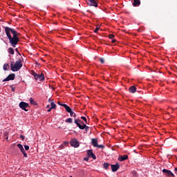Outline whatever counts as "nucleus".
Masks as SVG:
<instances>
[{
	"label": "nucleus",
	"instance_id": "6ab92c4d",
	"mask_svg": "<svg viewBox=\"0 0 177 177\" xmlns=\"http://www.w3.org/2000/svg\"><path fill=\"white\" fill-rule=\"evenodd\" d=\"M8 52L10 53V55H15V50L12 47H10L8 49Z\"/></svg>",
	"mask_w": 177,
	"mask_h": 177
},
{
	"label": "nucleus",
	"instance_id": "1a4fd4ad",
	"mask_svg": "<svg viewBox=\"0 0 177 177\" xmlns=\"http://www.w3.org/2000/svg\"><path fill=\"white\" fill-rule=\"evenodd\" d=\"M87 156L90 158H93V160H96V155L93 153L92 149H89L87 151Z\"/></svg>",
	"mask_w": 177,
	"mask_h": 177
},
{
	"label": "nucleus",
	"instance_id": "7c9ffc66",
	"mask_svg": "<svg viewBox=\"0 0 177 177\" xmlns=\"http://www.w3.org/2000/svg\"><path fill=\"white\" fill-rule=\"evenodd\" d=\"M100 62L102 63V64H104V59L103 58H100Z\"/></svg>",
	"mask_w": 177,
	"mask_h": 177
},
{
	"label": "nucleus",
	"instance_id": "a19ab883",
	"mask_svg": "<svg viewBox=\"0 0 177 177\" xmlns=\"http://www.w3.org/2000/svg\"><path fill=\"white\" fill-rule=\"evenodd\" d=\"M62 102H60V101H58V104L59 105V106H62Z\"/></svg>",
	"mask_w": 177,
	"mask_h": 177
},
{
	"label": "nucleus",
	"instance_id": "f3484780",
	"mask_svg": "<svg viewBox=\"0 0 177 177\" xmlns=\"http://www.w3.org/2000/svg\"><path fill=\"white\" fill-rule=\"evenodd\" d=\"M133 6H140V0H133Z\"/></svg>",
	"mask_w": 177,
	"mask_h": 177
},
{
	"label": "nucleus",
	"instance_id": "a211bd4d",
	"mask_svg": "<svg viewBox=\"0 0 177 177\" xmlns=\"http://www.w3.org/2000/svg\"><path fill=\"white\" fill-rule=\"evenodd\" d=\"M50 108L49 109L47 110V111H50V110H53V109H56V104H55V102H52L50 103Z\"/></svg>",
	"mask_w": 177,
	"mask_h": 177
},
{
	"label": "nucleus",
	"instance_id": "72a5a7b5",
	"mask_svg": "<svg viewBox=\"0 0 177 177\" xmlns=\"http://www.w3.org/2000/svg\"><path fill=\"white\" fill-rule=\"evenodd\" d=\"M67 111H73V109L70 106H67Z\"/></svg>",
	"mask_w": 177,
	"mask_h": 177
},
{
	"label": "nucleus",
	"instance_id": "6e6552de",
	"mask_svg": "<svg viewBox=\"0 0 177 177\" xmlns=\"http://www.w3.org/2000/svg\"><path fill=\"white\" fill-rule=\"evenodd\" d=\"M15 77H16V75H15V73H11L8 75V76L6 78L3 80V82H6V81H13Z\"/></svg>",
	"mask_w": 177,
	"mask_h": 177
},
{
	"label": "nucleus",
	"instance_id": "09e8293b",
	"mask_svg": "<svg viewBox=\"0 0 177 177\" xmlns=\"http://www.w3.org/2000/svg\"><path fill=\"white\" fill-rule=\"evenodd\" d=\"M169 110H174V109H172V108H169Z\"/></svg>",
	"mask_w": 177,
	"mask_h": 177
},
{
	"label": "nucleus",
	"instance_id": "37998d69",
	"mask_svg": "<svg viewBox=\"0 0 177 177\" xmlns=\"http://www.w3.org/2000/svg\"><path fill=\"white\" fill-rule=\"evenodd\" d=\"M138 115H142V114H140V112H138L136 113Z\"/></svg>",
	"mask_w": 177,
	"mask_h": 177
},
{
	"label": "nucleus",
	"instance_id": "412c9836",
	"mask_svg": "<svg viewBox=\"0 0 177 177\" xmlns=\"http://www.w3.org/2000/svg\"><path fill=\"white\" fill-rule=\"evenodd\" d=\"M17 146L21 152H24V151H25L24 148L23 147V145H21V144H17Z\"/></svg>",
	"mask_w": 177,
	"mask_h": 177
},
{
	"label": "nucleus",
	"instance_id": "f03ea898",
	"mask_svg": "<svg viewBox=\"0 0 177 177\" xmlns=\"http://www.w3.org/2000/svg\"><path fill=\"white\" fill-rule=\"evenodd\" d=\"M10 67L11 71H19V70H20V68L23 67V60H21V59H19V60L15 62V64H13V62H11Z\"/></svg>",
	"mask_w": 177,
	"mask_h": 177
},
{
	"label": "nucleus",
	"instance_id": "9b49d317",
	"mask_svg": "<svg viewBox=\"0 0 177 177\" xmlns=\"http://www.w3.org/2000/svg\"><path fill=\"white\" fill-rule=\"evenodd\" d=\"M88 6H94L95 8H97V3L96 2L95 0H88Z\"/></svg>",
	"mask_w": 177,
	"mask_h": 177
},
{
	"label": "nucleus",
	"instance_id": "473e14b6",
	"mask_svg": "<svg viewBox=\"0 0 177 177\" xmlns=\"http://www.w3.org/2000/svg\"><path fill=\"white\" fill-rule=\"evenodd\" d=\"M24 154V157H25L26 158L27 157V153H26V150L24 151V152H21Z\"/></svg>",
	"mask_w": 177,
	"mask_h": 177
},
{
	"label": "nucleus",
	"instance_id": "393cba45",
	"mask_svg": "<svg viewBox=\"0 0 177 177\" xmlns=\"http://www.w3.org/2000/svg\"><path fill=\"white\" fill-rule=\"evenodd\" d=\"M81 119L83 120L86 124H88V120H86V118L85 116H82Z\"/></svg>",
	"mask_w": 177,
	"mask_h": 177
},
{
	"label": "nucleus",
	"instance_id": "864d4df0",
	"mask_svg": "<svg viewBox=\"0 0 177 177\" xmlns=\"http://www.w3.org/2000/svg\"><path fill=\"white\" fill-rule=\"evenodd\" d=\"M70 177H73L72 176H71Z\"/></svg>",
	"mask_w": 177,
	"mask_h": 177
},
{
	"label": "nucleus",
	"instance_id": "2f4dec72",
	"mask_svg": "<svg viewBox=\"0 0 177 177\" xmlns=\"http://www.w3.org/2000/svg\"><path fill=\"white\" fill-rule=\"evenodd\" d=\"M24 149L25 150H30V147L28 145H25Z\"/></svg>",
	"mask_w": 177,
	"mask_h": 177
},
{
	"label": "nucleus",
	"instance_id": "bb28decb",
	"mask_svg": "<svg viewBox=\"0 0 177 177\" xmlns=\"http://www.w3.org/2000/svg\"><path fill=\"white\" fill-rule=\"evenodd\" d=\"M96 147H98V149H104V145H97V146Z\"/></svg>",
	"mask_w": 177,
	"mask_h": 177
},
{
	"label": "nucleus",
	"instance_id": "b1692460",
	"mask_svg": "<svg viewBox=\"0 0 177 177\" xmlns=\"http://www.w3.org/2000/svg\"><path fill=\"white\" fill-rule=\"evenodd\" d=\"M68 113H70V115L71 117H74V118H75V113L73 112V111H68Z\"/></svg>",
	"mask_w": 177,
	"mask_h": 177
},
{
	"label": "nucleus",
	"instance_id": "ea45409f",
	"mask_svg": "<svg viewBox=\"0 0 177 177\" xmlns=\"http://www.w3.org/2000/svg\"><path fill=\"white\" fill-rule=\"evenodd\" d=\"M84 160L85 161H88L89 160V158H84Z\"/></svg>",
	"mask_w": 177,
	"mask_h": 177
},
{
	"label": "nucleus",
	"instance_id": "dca6fc26",
	"mask_svg": "<svg viewBox=\"0 0 177 177\" xmlns=\"http://www.w3.org/2000/svg\"><path fill=\"white\" fill-rule=\"evenodd\" d=\"M91 143H92L93 147H96L97 146V139L92 138Z\"/></svg>",
	"mask_w": 177,
	"mask_h": 177
},
{
	"label": "nucleus",
	"instance_id": "3c124183",
	"mask_svg": "<svg viewBox=\"0 0 177 177\" xmlns=\"http://www.w3.org/2000/svg\"><path fill=\"white\" fill-rule=\"evenodd\" d=\"M61 147H63V145H61Z\"/></svg>",
	"mask_w": 177,
	"mask_h": 177
},
{
	"label": "nucleus",
	"instance_id": "c9c22d12",
	"mask_svg": "<svg viewBox=\"0 0 177 177\" xmlns=\"http://www.w3.org/2000/svg\"><path fill=\"white\" fill-rule=\"evenodd\" d=\"M132 174H133V176H136V171H133L132 172Z\"/></svg>",
	"mask_w": 177,
	"mask_h": 177
},
{
	"label": "nucleus",
	"instance_id": "2eb2a0df",
	"mask_svg": "<svg viewBox=\"0 0 177 177\" xmlns=\"http://www.w3.org/2000/svg\"><path fill=\"white\" fill-rule=\"evenodd\" d=\"M129 91L130 92V93H135V92H136V86H131L129 88Z\"/></svg>",
	"mask_w": 177,
	"mask_h": 177
},
{
	"label": "nucleus",
	"instance_id": "aec40b11",
	"mask_svg": "<svg viewBox=\"0 0 177 177\" xmlns=\"http://www.w3.org/2000/svg\"><path fill=\"white\" fill-rule=\"evenodd\" d=\"M30 104H32L33 106H37V102L32 99V97L30 98Z\"/></svg>",
	"mask_w": 177,
	"mask_h": 177
},
{
	"label": "nucleus",
	"instance_id": "4c0bfd02",
	"mask_svg": "<svg viewBox=\"0 0 177 177\" xmlns=\"http://www.w3.org/2000/svg\"><path fill=\"white\" fill-rule=\"evenodd\" d=\"M116 41H117V40H115V39H112V44H115Z\"/></svg>",
	"mask_w": 177,
	"mask_h": 177
},
{
	"label": "nucleus",
	"instance_id": "f704fd0d",
	"mask_svg": "<svg viewBox=\"0 0 177 177\" xmlns=\"http://www.w3.org/2000/svg\"><path fill=\"white\" fill-rule=\"evenodd\" d=\"M20 138H21V139L22 140H24V136L21 135V136H20Z\"/></svg>",
	"mask_w": 177,
	"mask_h": 177
},
{
	"label": "nucleus",
	"instance_id": "cd10ccee",
	"mask_svg": "<svg viewBox=\"0 0 177 177\" xmlns=\"http://www.w3.org/2000/svg\"><path fill=\"white\" fill-rule=\"evenodd\" d=\"M113 38H114V35H113V34L109 35V39H113Z\"/></svg>",
	"mask_w": 177,
	"mask_h": 177
},
{
	"label": "nucleus",
	"instance_id": "de8ad7c7",
	"mask_svg": "<svg viewBox=\"0 0 177 177\" xmlns=\"http://www.w3.org/2000/svg\"><path fill=\"white\" fill-rule=\"evenodd\" d=\"M6 140H8V139H9V138H8V137H6Z\"/></svg>",
	"mask_w": 177,
	"mask_h": 177
},
{
	"label": "nucleus",
	"instance_id": "a18cd8bd",
	"mask_svg": "<svg viewBox=\"0 0 177 177\" xmlns=\"http://www.w3.org/2000/svg\"><path fill=\"white\" fill-rule=\"evenodd\" d=\"M67 30L68 31H71V29L68 28Z\"/></svg>",
	"mask_w": 177,
	"mask_h": 177
},
{
	"label": "nucleus",
	"instance_id": "58836bf2",
	"mask_svg": "<svg viewBox=\"0 0 177 177\" xmlns=\"http://www.w3.org/2000/svg\"><path fill=\"white\" fill-rule=\"evenodd\" d=\"M129 115H131L132 118H133L135 116V115L131 113H129Z\"/></svg>",
	"mask_w": 177,
	"mask_h": 177
},
{
	"label": "nucleus",
	"instance_id": "79ce46f5",
	"mask_svg": "<svg viewBox=\"0 0 177 177\" xmlns=\"http://www.w3.org/2000/svg\"><path fill=\"white\" fill-rule=\"evenodd\" d=\"M64 143V146H67V142L66 141H65Z\"/></svg>",
	"mask_w": 177,
	"mask_h": 177
},
{
	"label": "nucleus",
	"instance_id": "f8f14e48",
	"mask_svg": "<svg viewBox=\"0 0 177 177\" xmlns=\"http://www.w3.org/2000/svg\"><path fill=\"white\" fill-rule=\"evenodd\" d=\"M75 124H76V125L78 127V128H80V125H85V124L84 123V121H82L80 119L75 120Z\"/></svg>",
	"mask_w": 177,
	"mask_h": 177
},
{
	"label": "nucleus",
	"instance_id": "5701e85b",
	"mask_svg": "<svg viewBox=\"0 0 177 177\" xmlns=\"http://www.w3.org/2000/svg\"><path fill=\"white\" fill-rule=\"evenodd\" d=\"M8 67H9V64H4L3 68L5 71H6V70H8Z\"/></svg>",
	"mask_w": 177,
	"mask_h": 177
},
{
	"label": "nucleus",
	"instance_id": "4be33fe9",
	"mask_svg": "<svg viewBox=\"0 0 177 177\" xmlns=\"http://www.w3.org/2000/svg\"><path fill=\"white\" fill-rule=\"evenodd\" d=\"M103 167H104V169H109V167H110V164L105 162V163H104Z\"/></svg>",
	"mask_w": 177,
	"mask_h": 177
},
{
	"label": "nucleus",
	"instance_id": "20e7f679",
	"mask_svg": "<svg viewBox=\"0 0 177 177\" xmlns=\"http://www.w3.org/2000/svg\"><path fill=\"white\" fill-rule=\"evenodd\" d=\"M6 30L8 31V32H11L13 36L15 35V37H19V35H20V33L17 32V31L15 30V29L12 28H9L8 26H6L5 28V32H6Z\"/></svg>",
	"mask_w": 177,
	"mask_h": 177
},
{
	"label": "nucleus",
	"instance_id": "8fccbe9b",
	"mask_svg": "<svg viewBox=\"0 0 177 177\" xmlns=\"http://www.w3.org/2000/svg\"><path fill=\"white\" fill-rule=\"evenodd\" d=\"M12 91H15V89L12 88Z\"/></svg>",
	"mask_w": 177,
	"mask_h": 177
},
{
	"label": "nucleus",
	"instance_id": "49530a36",
	"mask_svg": "<svg viewBox=\"0 0 177 177\" xmlns=\"http://www.w3.org/2000/svg\"><path fill=\"white\" fill-rule=\"evenodd\" d=\"M8 135V133H5V136H6Z\"/></svg>",
	"mask_w": 177,
	"mask_h": 177
},
{
	"label": "nucleus",
	"instance_id": "c03bdc74",
	"mask_svg": "<svg viewBox=\"0 0 177 177\" xmlns=\"http://www.w3.org/2000/svg\"><path fill=\"white\" fill-rule=\"evenodd\" d=\"M174 171L177 172V167H175Z\"/></svg>",
	"mask_w": 177,
	"mask_h": 177
},
{
	"label": "nucleus",
	"instance_id": "c756f323",
	"mask_svg": "<svg viewBox=\"0 0 177 177\" xmlns=\"http://www.w3.org/2000/svg\"><path fill=\"white\" fill-rule=\"evenodd\" d=\"M67 122H69L70 124H71L73 122V119L72 118H68L67 119Z\"/></svg>",
	"mask_w": 177,
	"mask_h": 177
},
{
	"label": "nucleus",
	"instance_id": "603ef678",
	"mask_svg": "<svg viewBox=\"0 0 177 177\" xmlns=\"http://www.w3.org/2000/svg\"><path fill=\"white\" fill-rule=\"evenodd\" d=\"M0 32H1V28H0Z\"/></svg>",
	"mask_w": 177,
	"mask_h": 177
},
{
	"label": "nucleus",
	"instance_id": "4468645a",
	"mask_svg": "<svg viewBox=\"0 0 177 177\" xmlns=\"http://www.w3.org/2000/svg\"><path fill=\"white\" fill-rule=\"evenodd\" d=\"M126 160H128V155H123L118 158L119 161H125Z\"/></svg>",
	"mask_w": 177,
	"mask_h": 177
},
{
	"label": "nucleus",
	"instance_id": "423d86ee",
	"mask_svg": "<svg viewBox=\"0 0 177 177\" xmlns=\"http://www.w3.org/2000/svg\"><path fill=\"white\" fill-rule=\"evenodd\" d=\"M162 173L165 175V176H168V177H176L175 174H174V173H172V171H171V170H168L166 169H163L162 170Z\"/></svg>",
	"mask_w": 177,
	"mask_h": 177
},
{
	"label": "nucleus",
	"instance_id": "f257e3e1",
	"mask_svg": "<svg viewBox=\"0 0 177 177\" xmlns=\"http://www.w3.org/2000/svg\"><path fill=\"white\" fill-rule=\"evenodd\" d=\"M6 34L9 39L11 46H12V48H15L16 45L20 42V38H19V37H16V35L12 37L10 32H9V30H6Z\"/></svg>",
	"mask_w": 177,
	"mask_h": 177
},
{
	"label": "nucleus",
	"instance_id": "0eeeda50",
	"mask_svg": "<svg viewBox=\"0 0 177 177\" xmlns=\"http://www.w3.org/2000/svg\"><path fill=\"white\" fill-rule=\"evenodd\" d=\"M19 107L20 109L24 110V111H28V109H26L30 107V105L25 102H21L19 103Z\"/></svg>",
	"mask_w": 177,
	"mask_h": 177
},
{
	"label": "nucleus",
	"instance_id": "7ed1b4c3",
	"mask_svg": "<svg viewBox=\"0 0 177 177\" xmlns=\"http://www.w3.org/2000/svg\"><path fill=\"white\" fill-rule=\"evenodd\" d=\"M32 75H33L35 80L36 81H44L45 80V75L41 73L40 75L35 73L34 71H32Z\"/></svg>",
	"mask_w": 177,
	"mask_h": 177
},
{
	"label": "nucleus",
	"instance_id": "a878e982",
	"mask_svg": "<svg viewBox=\"0 0 177 177\" xmlns=\"http://www.w3.org/2000/svg\"><path fill=\"white\" fill-rule=\"evenodd\" d=\"M61 106H62V107H64L66 111H67V104L62 103V104H61Z\"/></svg>",
	"mask_w": 177,
	"mask_h": 177
},
{
	"label": "nucleus",
	"instance_id": "e433bc0d",
	"mask_svg": "<svg viewBox=\"0 0 177 177\" xmlns=\"http://www.w3.org/2000/svg\"><path fill=\"white\" fill-rule=\"evenodd\" d=\"M16 52H17L18 55H21V54H20V53H19V49L16 48L15 49Z\"/></svg>",
	"mask_w": 177,
	"mask_h": 177
},
{
	"label": "nucleus",
	"instance_id": "ddd939ff",
	"mask_svg": "<svg viewBox=\"0 0 177 177\" xmlns=\"http://www.w3.org/2000/svg\"><path fill=\"white\" fill-rule=\"evenodd\" d=\"M80 129H85L86 132L89 131V127L86 126V124L79 125Z\"/></svg>",
	"mask_w": 177,
	"mask_h": 177
},
{
	"label": "nucleus",
	"instance_id": "9d476101",
	"mask_svg": "<svg viewBox=\"0 0 177 177\" xmlns=\"http://www.w3.org/2000/svg\"><path fill=\"white\" fill-rule=\"evenodd\" d=\"M112 172H117L120 169V165L116 163L115 165H111Z\"/></svg>",
	"mask_w": 177,
	"mask_h": 177
},
{
	"label": "nucleus",
	"instance_id": "39448f33",
	"mask_svg": "<svg viewBox=\"0 0 177 177\" xmlns=\"http://www.w3.org/2000/svg\"><path fill=\"white\" fill-rule=\"evenodd\" d=\"M70 144L72 147H75V149H77V147H80V141H78V140H77L76 138H72L70 141Z\"/></svg>",
	"mask_w": 177,
	"mask_h": 177
},
{
	"label": "nucleus",
	"instance_id": "c85d7f7f",
	"mask_svg": "<svg viewBox=\"0 0 177 177\" xmlns=\"http://www.w3.org/2000/svg\"><path fill=\"white\" fill-rule=\"evenodd\" d=\"M99 30H100V27H97V28L94 30V32L97 33V31H99Z\"/></svg>",
	"mask_w": 177,
	"mask_h": 177
}]
</instances>
